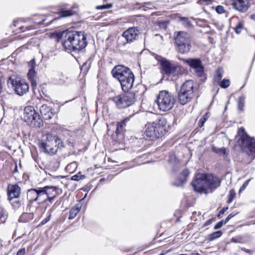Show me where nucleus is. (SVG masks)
Segmentation results:
<instances>
[{"label":"nucleus","mask_w":255,"mask_h":255,"mask_svg":"<svg viewBox=\"0 0 255 255\" xmlns=\"http://www.w3.org/2000/svg\"><path fill=\"white\" fill-rule=\"evenodd\" d=\"M222 233L220 231L215 232L210 235V240L211 241H212L216 238H218L220 237L222 235Z\"/></svg>","instance_id":"f704fd0d"},{"label":"nucleus","mask_w":255,"mask_h":255,"mask_svg":"<svg viewBox=\"0 0 255 255\" xmlns=\"http://www.w3.org/2000/svg\"><path fill=\"white\" fill-rule=\"evenodd\" d=\"M87 63H84V64L82 65V69H84L85 67H86V68H87H87H89V65L87 67Z\"/></svg>","instance_id":"6e6d98bb"},{"label":"nucleus","mask_w":255,"mask_h":255,"mask_svg":"<svg viewBox=\"0 0 255 255\" xmlns=\"http://www.w3.org/2000/svg\"><path fill=\"white\" fill-rule=\"evenodd\" d=\"M117 95L112 98V101L119 109H124L132 105L136 98L134 93L128 92Z\"/></svg>","instance_id":"9d476101"},{"label":"nucleus","mask_w":255,"mask_h":255,"mask_svg":"<svg viewBox=\"0 0 255 255\" xmlns=\"http://www.w3.org/2000/svg\"><path fill=\"white\" fill-rule=\"evenodd\" d=\"M251 18L255 21V15H252Z\"/></svg>","instance_id":"bf43d9fd"},{"label":"nucleus","mask_w":255,"mask_h":255,"mask_svg":"<svg viewBox=\"0 0 255 255\" xmlns=\"http://www.w3.org/2000/svg\"><path fill=\"white\" fill-rule=\"evenodd\" d=\"M38 113L36 112L34 108L31 106H28L25 108L24 110V113L23 119L25 122L28 123L30 122V119L35 116Z\"/></svg>","instance_id":"aec40b11"},{"label":"nucleus","mask_w":255,"mask_h":255,"mask_svg":"<svg viewBox=\"0 0 255 255\" xmlns=\"http://www.w3.org/2000/svg\"><path fill=\"white\" fill-rule=\"evenodd\" d=\"M155 58L157 59V60L161 61V66L163 72L165 74L169 75L174 74L178 68V67L175 65L171 64L170 62L165 59L161 60V57L160 56L156 55Z\"/></svg>","instance_id":"dca6fc26"},{"label":"nucleus","mask_w":255,"mask_h":255,"mask_svg":"<svg viewBox=\"0 0 255 255\" xmlns=\"http://www.w3.org/2000/svg\"><path fill=\"white\" fill-rule=\"evenodd\" d=\"M2 78L3 77L2 74L0 73V94L1 93L3 89V85L2 82Z\"/></svg>","instance_id":"a18cd8bd"},{"label":"nucleus","mask_w":255,"mask_h":255,"mask_svg":"<svg viewBox=\"0 0 255 255\" xmlns=\"http://www.w3.org/2000/svg\"><path fill=\"white\" fill-rule=\"evenodd\" d=\"M25 253V248H22L18 251L16 255H24Z\"/></svg>","instance_id":"c03bdc74"},{"label":"nucleus","mask_w":255,"mask_h":255,"mask_svg":"<svg viewBox=\"0 0 255 255\" xmlns=\"http://www.w3.org/2000/svg\"><path fill=\"white\" fill-rule=\"evenodd\" d=\"M209 117V113H207L205 115H204L199 120V126L200 127H202L205 122L206 121L207 119Z\"/></svg>","instance_id":"72a5a7b5"},{"label":"nucleus","mask_w":255,"mask_h":255,"mask_svg":"<svg viewBox=\"0 0 255 255\" xmlns=\"http://www.w3.org/2000/svg\"><path fill=\"white\" fill-rule=\"evenodd\" d=\"M10 202V204L14 210H17L22 207L24 205V201L22 199H16V200H12L11 201H9Z\"/></svg>","instance_id":"bb28decb"},{"label":"nucleus","mask_w":255,"mask_h":255,"mask_svg":"<svg viewBox=\"0 0 255 255\" xmlns=\"http://www.w3.org/2000/svg\"><path fill=\"white\" fill-rule=\"evenodd\" d=\"M131 117V116L127 117L122 122L117 123V129L116 131L117 134L122 133L124 131V128L126 126V123L129 121Z\"/></svg>","instance_id":"5701e85b"},{"label":"nucleus","mask_w":255,"mask_h":255,"mask_svg":"<svg viewBox=\"0 0 255 255\" xmlns=\"http://www.w3.org/2000/svg\"><path fill=\"white\" fill-rule=\"evenodd\" d=\"M60 17H67L71 16L73 14L72 11L71 10H66L62 9L60 11Z\"/></svg>","instance_id":"7c9ffc66"},{"label":"nucleus","mask_w":255,"mask_h":255,"mask_svg":"<svg viewBox=\"0 0 255 255\" xmlns=\"http://www.w3.org/2000/svg\"><path fill=\"white\" fill-rule=\"evenodd\" d=\"M187 63L191 68L195 69L202 64V62L199 59H188L185 60Z\"/></svg>","instance_id":"a878e982"},{"label":"nucleus","mask_w":255,"mask_h":255,"mask_svg":"<svg viewBox=\"0 0 255 255\" xmlns=\"http://www.w3.org/2000/svg\"><path fill=\"white\" fill-rule=\"evenodd\" d=\"M140 31L137 27H132L125 30L122 34V37L126 39V42L121 43L122 38L119 37L118 39V45L125 46L127 43L133 42L138 39Z\"/></svg>","instance_id":"9b49d317"},{"label":"nucleus","mask_w":255,"mask_h":255,"mask_svg":"<svg viewBox=\"0 0 255 255\" xmlns=\"http://www.w3.org/2000/svg\"><path fill=\"white\" fill-rule=\"evenodd\" d=\"M29 216L30 218H33V215L31 214L25 213L23 214V217Z\"/></svg>","instance_id":"8fccbe9b"},{"label":"nucleus","mask_w":255,"mask_h":255,"mask_svg":"<svg viewBox=\"0 0 255 255\" xmlns=\"http://www.w3.org/2000/svg\"><path fill=\"white\" fill-rule=\"evenodd\" d=\"M237 214H233V213H231L230 214L228 217L231 219V218H232L233 217H234Z\"/></svg>","instance_id":"5fc2aeb1"},{"label":"nucleus","mask_w":255,"mask_h":255,"mask_svg":"<svg viewBox=\"0 0 255 255\" xmlns=\"http://www.w3.org/2000/svg\"><path fill=\"white\" fill-rule=\"evenodd\" d=\"M64 147L63 141L56 135L51 134H44L39 141V147L42 151L50 155H54L58 149Z\"/></svg>","instance_id":"39448f33"},{"label":"nucleus","mask_w":255,"mask_h":255,"mask_svg":"<svg viewBox=\"0 0 255 255\" xmlns=\"http://www.w3.org/2000/svg\"><path fill=\"white\" fill-rule=\"evenodd\" d=\"M223 225H225V224L223 222V220H222L220 222H219L218 223H217L215 225V226H214V229L217 230V229H220L223 226Z\"/></svg>","instance_id":"79ce46f5"},{"label":"nucleus","mask_w":255,"mask_h":255,"mask_svg":"<svg viewBox=\"0 0 255 255\" xmlns=\"http://www.w3.org/2000/svg\"><path fill=\"white\" fill-rule=\"evenodd\" d=\"M7 84L11 86L18 95L26 94L29 90V85L25 80L20 77L10 76L7 80Z\"/></svg>","instance_id":"1a4fd4ad"},{"label":"nucleus","mask_w":255,"mask_h":255,"mask_svg":"<svg viewBox=\"0 0 255 255\" xmlns=\"http://www.w3.org/2000/svg\"><path fill=\"white\" fill-rule=\"evenodd\" d=\"M130 72L131 70L127 67L117 65L113 69L111 72L113 76L119 81Z\"/></svg>","instance_id":"2eb2a0df"},{"label":"nucleus","mask_w":255,"mask_h":255,"mask_svg":"<svg viewBox=\"0 0 255 255\" xmlns=\"http://www.w3.org/2000/svg\"><path fill=\"white\" fill-rule=\"evenodd\" d=\"M189 171L187 169H184L183 170L182 173H181L179 180L180 181L179 183H175V185L176 186H180L182 185L183 183H184L187 180V178L189 176Z\"/></svg>","instance_id":"393cba45"},{"label":"nucleus","mask_w":255,"mask_h":255,"mask_svg":"<svg viewBox=\"0 0 255 255\" xmlns=\"http://www.w3.org/2000/svg\"><path fill=\"white\" fill-rule=\"evenodd\" d=\"M27 124L33 128H40L43 126V121L38 113L36 114L30 119Z\"/></svg>","instance_id":"412c9836"},{"label":"nucleus","mask_w":255,"mask_h":255,"mask_svg":"<svg viewBox=\"0 0 255 255\" xmlns=\"http://www.w3.org/2000/svg\"><path fill=\"white\" fill-rule=\"evenodd\" d=\"M21 189L17 184H8L7 188L8 200L11 201L14 199H17L20 197Z\"/></svg>","instance_id":"f3484780"},{"label":"nucleus","mask_w":255,"mask_h":255,"mask_svg":"<svg viewBox=\"0 0 255 255\" xmlns=\"http://www.w3.org/2000/svg\"><path fill=\"white\" fill-rule=\"evenodd\" d=\"M218 84H219L221 87L223 88H227L230 86V82L229 80L224 79L222 81H220Z\"/></svg>","instance_id":"473e14b6"},{"label":"nucleus","mask_w":255,"mask_h":255,"mask_svg":"<svg viewBox=\"0 0 255 255\" xmlns=\"http://www.w3.org/2000/svg\"><path fill=\"white\" fill-rule=\"evenodd\" d=\"M77 167V164L76 162H72L69 164L66 167V169L69 172H72V170L75 169Z\"/></svg>","instance_id":"e433bc0d"},{"label":"nucleus","mask_w":255,"mask_h":255,"mask_svg":"<svg viewBox=\"0 0 255 255\" xmlns=\"http://www.w3.org/2000/svg\"><path fill=\"white\" fill-rule=\"evenodd\" d=\"M212 150L220 156H227L229 153V149L225 147L219 148L215 146H212Z\"/></svg>","instance_id":"b1692460"},{"label":"nucleus","mask_w":255,"mask_h":255,"mask_svg":"<svg viewBox=\"0 0 255 255\" xmlns=\"http://www.w3.org/2000/svg\"><path fill=\"white\" fill-rule=\"evenodd\" d=\"M220 183V180L212 174H198L195 180L192 182V185L195 191L207 193L216 189Z\"/></svg>","instance_id":"7ed1b4c3"},{"label":"nucleus","mask_w":255,"mask_h":255,"mask_svg":"<svg viewBox=\"0 0 255 255\" xmlns=\"http://www.w3.org/2000/svg\"><path fill=\"white\" fill-rule=\"evenodd\" d=\"M134 81V76L131 71L119 81L122 89L125 92H128L132 88Z\"/></svg>","instance_id":"ddd939ff"},{"label":"nucleus","mask_w":255,"mask_h":255,"mask_svg":"<svg viewBox=\"0 0 255 255\" xmlns=\"http://www.w3.org/2000/svg\"><path fill=\"white\" fill-rule=\"evenodd\" d=\"M180 19L181 20H184L185 22H187V23H188V19L187 17H181Z\"/></svg>","instance_id":"3c124183"},{"label":"nucleus","mask_w":255,"mask_h":255,"mask_svg":"<svg viewBox=\"0 0 255 255\" xmlns=\"http://www.w3.org/2000/svg\"><path fill=\"white\" fill-rule=\"evenodd\" d=\"M190 255H201L197 253H192Z\"/></svg>","instance_id":"13d9d810"},{"label":"nucleus","mask_w":255,"mask_h":255,"mask_svg":"<svg viewBox=\"0 0 255 255\" xmlns=\"http://www.w3.org/2000/svg\"><path fill=\"white\" fill-rule=\"evenodd\" d=\"M250 181V180L249 179V180H246L244 183V184H243V185L242 186V187L240 188V192H241V191H243L246 188V187L248 185L249 182Z\"/></svg>","instance_id":"37998d69"},{"label":"nucleus","mask_w":255,"mask_h":255,"mask_svg":"<svg viewBox=\"0 0 255 255\" xmlns=\"http://www.w3.org/2000/svg\"><path fill=\"white\" fill-rule=\"evenodd\" d=\"M18 172V169H17V166L16 164L15 165V167H14V169L13 171V173H16Z\"/></svg>","instance_id":"603ef678"},{"label":"nucleus","mask_w":255,"mask_h":255,"mask_svg":"<svg viewBox=\"0 0 255 255\" xmlns=\"http://www.w3.org/2000/svg\"><path fill=\"white\" fill-rule=\"evenodd\" d=\"M194 84L193 81L188 80L181 86L178 94V99L180 104L184 105L190 102L194 96Z\"/></svg>","instance_id":"423d86ee"},{"label":"nucleus","mask_w":255,"mask_h":255,"mask_svg":"<svg viewBox=\"0 0 255 255\" xmlns=\"http://www.w3.org/2000/svg\"><path fill=\"white\" fill-rule=\"evenodd\" d=\"M174 36L178 51L181 54L189 52L191 47V38L189 34L185 31H180L175 32Z\"/></svg>","instance_id":"0eeeda50"},{"label":"nucleus","mask_w":255,"mask_h":255,"mask_svg":"<svg viewBox=\"0 0 255 255\" xmlns=\"http://www.w3.org/2000/svg\"><path fill=\"white\" fill-rule=\"evenodd\" d=\"M245 97L244 96H241L238 99V109L240 111H243L245 105Z\"/></svg>","instance_id":"c85d7f7f"},{"label":"nucleus","mask_w":255,"mask_h":255,"mask_svg":"<svg viewBox=\"0 0 255 255\" xmlns=\"http://www.w3.org/2000/svg\"><path fill=\"white\" fill-rule=\"evenodd\" d=\"M213 0H199L198 1V3L199 4H202L203 2H205L206 4H209L210 3H211Z\"/></svg>","instance_id":"49530a36"},{"label":"nucleus","mask_w":255,"mask_h":255,"mask_svg":"<svg viewBox=\"0 0 255 255\" xmlns=\"http://www.w3.org/2000/svg\"><path fill=\"white\" fill-rule=\"evenodd\" d=\"M235 195H236V193L235 192V191L233 190H231L230 191V193L228 196V199L227 201L228 203H230L233 201V200L234 198L235 197Z\"/></svg>","instance_id":"58836bf2"},{"label":"nucleus","mask_w":255,"mask_h":255,"mask_svg":"<svg viewBox=\"0 0 255 255\" xmlns=\"http://www.w3.org/2000/svg\"><path fill=\"white\" fill-rule=\"evenodd\" d=\"M167 120L164 118L147 123L142 135L146 140H154L163 136L166 132Z\"/></svg>","instance_id":"20e7f679"},{"label":"nucleus","mask_w":255,"mask_h":255,"mask_svg":"<svg viewBox=\"0 0 255 255\" xmlns=\"http://www.w3.org/2000/svg\"><path fill=\"white\" fill-rule=\"evenodd\" d=\"M195 72L199 77H202L204 74V68L202 64L195 69Z\"/></svg>","instance_id":"2f4dec72"},{"label":"nucleus","mask_w":255,"mask_h":255,"mask_svg":"<svg viewBox=\"0 0 255 255\" xmlns=\"http://www.w3.org/2000/svg\"><path fill=\"white\" fill-rule=\"evenodd\" d=\"M236 138L237 140L234 146V149L237 154L239 153L242 156H248L247 161L237 158L236 160L245 163H250L255 157V139L249 136L245 132L244 128L238 130Z\"/></svg>","instance_id":"f257e3e1"},{"label":"nucleus","mask_w":255,"mask_h":255,"mask_svg":"<svg viewBox=\"0 0 255 255\" xmlns=\"http://www.w3.org/2000/svg\"><path fill=\"white\" fill-rule=\"evenodd\" d=\"M112 7V4L109 3L101 5H98L96 6V9H109Z\"/></svg>","instance_id":"ea45409f"},{"label":"nucleus","mask_w":255,"mask_h":255,"mask_svg":"<svg viewBox=\"0 0 255 255\" xmlns=\"http://www.w3.org/2000/svg\"><path fill=\"white\" fill-rule=\"evenodd\" d=\"M49 220V218H47L42 221L43 224L47 223Z\"/></svg>","instance_id":"4d7b16f0"},{"label":"nucleus","mask_w":255,"mask_h":255,"mask_svg":"<svg viewBox=\"0 0 255 255\" xmlns=\"http://www.w3.org/2000/svg\"><path fill=\"white\" fill-rule=\"evenodd\" d=\"M230 220V219L227 217V218L225 219V220H223V222L224 223V224H226V223H227L229 220Z\"/></svg>","instance_id":"864d4df0"},{"label":"nucleus","mask_w":255,"mask_h":255,"mask_svg":"<svg viewBox=\"0 0 255 255\" xmlns=\"http://www.w3.org/2000/svg\"><path fill=\"white\" fill-rule=\"evenodd\" d=\"M27 198L30 202L36 201L38 204L43 203L40 187L28 190L27 191Z\"/></svg>","instance_id":"4468645a"},{"label":"nucleus","mask_w":255,"mask_h":255,"mask_svg":"<svg viewBox=\"0 0 255 255\" xmlns=\"http://www.w3.org/2000/svg\"><path fill=\"white\" fill-rule=\"evenodd\" d=\"M212 222V221L211 220H208L204 224V226H207L210 225L211 224Z\"/></svg>","instance_id":"09e8293b"},{"label":"nucleus","mask_w":255,"mask_h":255,"mask_svg":"<svg viewBox=\"0 0 255 255\" xmlns=\"http://www.w3.org/2000/svg\"><path fill=\"white\" fill-rule=\"evenodd\" d=\"M223 77V71L221 69L217 70L215 75L214 76V80L217 83H219Z\"/></svg>","instance_id":"c756f323"},{"label":"nucleus","mask_w":255,"mask_h":255,"mask_svg":"<svg viewBox=\"0 0 255 255\" xmlns=\"http://www.w3.org/2000/svg\"><path fill=\"white\" fill-rule=\"evenodd\" d=\"M85 178V176L82 175L80 173H78L77 174H75L71 177V180L74 181H79L80 179H83Z\"/></svg>","instance_id":"c9c22d12"},{"label":"nucleus","mask_w":255,"mask_h":255,"mask_svg":"<svg viewBox=\"0 0 255 255\" xmlns=\"http://www.w3.org/2000/svg\"><path fill=\"white\" fill-rule=\"evenodd\" d=\"M80 209L81 207L78 206L73 207L70 211L69 219L72 220L74 219L79 212Z\"/></svg>","instance_id":"cd10ccee"},{"label":"nucleus","mask_w":255,"mask_h":255,"mask_svg":"<svg viewBox=\"0 0 255 255\" xmlns=\"http://www.w3.org/2000/svg\"><path fill=\"white\" fill-rule=\"evenodd\" d=\"M228 209V207L224 208H223L219 212V214L218 215V217H219L220 215L224 214L225 212L226 211V210Z\"/></svg>","instance_id":"de8ad7c7"},{"label":"nucleus","mask_w":255,"mask_h":255,"mask_svg":"<svg viewBox=\"0 0 255 255\" xmlns=\"http://www.w3.org/2000/svg\"><path fill=\"white\" fill-rule=\"evenodd\" d=\"M175 102L174 95L166 91H160L157 98L158 109L163 112H167L172 109Z\"/></svg>","instance_id":"6e6552de"},{"label":"nucleus","mask_w":255,"mask_h":255,"mask_svg":"<svg viewBox=\"0 0 255 255\" xmlns=\"http://www.w3.org/2000/svg\"><path fill=\"white\" fill-rule=\"evenodd\" d=\"M216 11L219 14H222L225 11L224 7L222 5H218L216 7Z\"/></svg>","instance_id":"a19ab883"},{"label":"nucleus","mask_w":255,"mask_h":255,"mask_svg":"<svg viewBox=\"0 0 255 255\" xmlns=\"http://www.w3.org/2000/svg\"><path fill=\"white\" fill-rule=\"evenodd\" d=\"M40 112L43 118L46 120L51 119L55 115L54 109L47 105H43L40 108Z\"/></svg>","instance_id":"6ab92c4d"},{"label":"nucleus","mask_w":255,"mask_h":255,"mask_svg":"<svg viewBox=\"0 0 255 255\" xmlns=\"http://www.w3.org/2000/svg\"><path fill=\"white\" fill-rule=\"evenodd\" d=\"M104 1H107V0H104Z\"/></svg>","instance_id":"052dcab7"},{"label":"nucleus","mask_w":255,"mask_h":255,"mask_svg":"<svg viewBox=\"0 0 255 255\" xmlns=\"http://www.w3.org/2000/svg\"><path fill=\"white\" fill-rule=\"evenodd\" d=\"M233 5L236 9L241 12H244L248 9V6L244 0H237Z\"/></svg>","instance_id":"4be33fe9"},{"label":"nucleus","mask_w":255,"mask_h":255,"mask_svg":"<svg viewBox=\"0 0 255 255\" xmlns=\"http://www.w3.org/2000/svg\"><path fill=\"white\" fill-rule=\"evenodd\" d=\"M61 42L67 50L80 51L87 45V35L84 31L66 30L62 32Z\"/></svg>","instance_id":"f03ea898"},{"label":"nucleus","mask_w":255,"mask_h":255,"mask_svg":"<svg viewBox=\"0 0 255 255\" xmlns=\"http://www.w3.org/2000/svg\"><path fill=\"white\" fill-rule=\"evenodd\" d=\"M244 25L242 22H239L237 25L236 27L235 28V30L237 34H239L241 33V30L243 29Z\"/></svg>","instance_id":"4c0bfd02"},{"label":"nucleus","mask_w":255,"mask_h":255,"mask_svg":"<svg viewBox=\"0 0 255 255\" xmlns=\"http://www.w3.org/2000/svg\"><path fill=\"white\" fill-rule=\"evenodd\" d=\"M29 69L27 73V77L29 80L31 82L32 87L34 89L37 85L36 83V76L35 69L36 67L35 60L34 59H32L28 63Z\"/></svg>","instance_id":"a211bd4d"},{"label":"nucleus","mask_w":255,"mask_h":255,"mask_svg":"<svg viewBox=\"0 0 255 255\" xmlns=\"http://www.w3.org/2000/svg\"><path fill=\"white\" fill-rule=\"evenodd\" d=\"M41 191L43 203L49 201L52 203L53 199L58 195V188L54 186H45L40 187Z\"/></svg>","instance_id":"f8f14e48"}]
</instances>
